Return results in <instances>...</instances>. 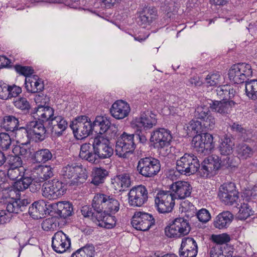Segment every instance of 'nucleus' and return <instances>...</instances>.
<instances>
[{
  "label": "nucleus",
  "instance_id": "obj_1",
  "mask_svg": "<svg viewBox=\"0 0 257 257\" xmlns=\"http://www.w3.org/2000/svg\"><path fill=\"white\" fill-rule=\"evenodd\" d=\"M61 174L69 186H78L85 182L87 175L81 165L68 164L63 167Z\"/></svg>",
  "mask_w": 257,
  "mask_h": 257
},
{
  "label": "nucleus",
  "instance_id": "obj_2",
  "mask_svg": "<svg viewBox=\"0 0 257 257\" xmlns=\"http://www.w3.org/2000/svg\"><path fill=\"white\" fill-rule=\"evenodd\" d=\"M172 136L171 132L165 128H159L151 133L150 141L163 156L169 154L168 148L171 144Z\"/></svg>",
  "mask_w": 257,
  "mask_h": 257
},
{
  "label": "nucleus",
  "instance_id": "obj_3",
  "mask_svg": "<svg viewBox=\"0 0 257 257\" xmlns=\"http://www.w3.org/2000/svg\"><path fill=\"white\" fill-rule=\"evenodd\" d=\"M119 202L113 196L104 194H97L92 200V206L94 210L105 213L114 214L119 209Z\"/></svg>",
  "mask_w": 257,
  "mask_h": 257
},
{
  "label": "nucleus",
  "instance_id": "obj_4",
  "mask_svg": "<svg viewBox=\"0 0 257 257\" xmlns=\"http://www.w3.org/2000/svg\"><path fill=\"white\" fill-rule=\"evenodd\" d=\"M137 171L146 178H153L161 170L160 161L152 157L141 158L137 163Z\"/></svg>",
  "mask_w": 257,
  "mask_h": 257
},
{
  "label": "nucleus",
  "instance_id": "obj_5",
  "mask_svg": "<svg viewBox=\"0 0 257 257\" xmlns=\"http://www.w3.org/2000/svg\"><path fill=\"white\" fill-rule=\"evenodd\" d=\"M70 127L75 137L78 140L86 138L94 131L93 123L90 119L85 115L76 117L72 124L70 125Z\"/></svg>",
  "mask_w": 257,
  "mask_h": 257
},
{
  "label": "nucleus",
  "instance_id": "obj_6",
  "mask_svg": "<svg viewBox=\"0 0 257 257\" xmlns=\"http://www.w3.org/2000/svg\"><path fill=\"white\" fill-rule=\"evenodd\" d=\"M176 197L171 191L160 190L155 198V207L159 213L171 212L175 206Z\"/></svg>",
  "mask_w": 257,
  "mask_h": 257
},
{
  "label": "nucleus",
  "instance_id": "obj_7",
  "mask_svg": "<svg viewBox=\"0 0 257 257\" xmlns=\"http://www.w3.org/2000/svg\"><path fill=\"white\" fill-rule=\"evenodd\" d=\"M190 230L188 220L183 217H178L165 228V232L168 237L180 238L187 235Z\"/></svg>",
  "mask_w": 257,
  "mask_h": 257
},
{
  "label": "nucleus",
  "instance_id": "obj_8",
  "mask_svg": "<svg viewBox=\"0 0 257 257\" xmlns=\"http://www.w3.org/2000/svg\"><path fill=\"white\" fill-rule=\"evenodd\" d=\"M134 137L135 135L128 134L125 132L121 135L116 142V155L120 158H127L128 155L136 149Z\"/></svg>",
  "mask_w": 257,
  "mask_h": 257
},
{
  "label": "nucleus",
  "instance_id": "obj_9",
  "mask_svg": "<svg viewBox=\"0 0 257 257\" xmlns=\"http://www.w3.org/2000/svg\"><path fill=\"white\" fill-rule=\"evenodd\" d=\"M239 192L234 183H224L219 188L218 196L220 200L226 205L236 204L239 199Z\"/></svg>",
  "mask_w": 257,
  "mask_h": 257
},
{
  "label": "nucleus",
  "instance_id": "obj_10",
  "mask_svg": "<svg viewBox=\"0 0 257 257\" xmlns=\"http://www.w3.org/2000/svg\"><path fill=\"white\" fill-rule=\"evenodd\" d=\"M66 191L64 184L58 179L45 182L42 186V195L51 200L62 196Z\"/></svg>",
  "mask_w": 257,
  "mask_h": 257
},
{
  "label": "nucleus",
  "instance_id": "obj_11",
  "mask_svg": "<svg viewBox=\"0 0 257 257\" xmlns=\"http://www.w3.org/2000/svg\"><path fill=\"white\" fill-rule=\"evenodd\" d=\"M192 145L197 152L209 154L214 146L213 136L209 133L198 134L193 138Z\"/></svg>",
  "mask_w": 257,
  "mask_h": 257
},
{
  "label": "nucleus",
  "instance_id": "obj_12",
  "mask_svg": "<svg viewBox=\"0 0 257 257\" xmlns=\"http://www.w3.org/2000/svg\"><path fill=\"white\" fill-rule=\"evenodd\" d=\"M128 199L130 206L141 207L148 201V190L145 186L142 185L134 187L130 190Z\"/></svg>",
  "mask_w": 257,
  "mask_h": 257
},
{
  "label": "nucleus",
  "instance_id": "obj_13",
  "mask_svg": "<svg viewBox=\"0 0 257 257\" xmlns=\"http://www.w3.org/2000/svg\"><path fill=\"white\" fill-rule=\"evenodd\" d=\"M155 220L150 214L137 212L132 217L131 223L136 229L147 231L155 224Z\"/></svg>",
  "mask_w": 257,
  "mask_h": 257
},
{
  "label": "nucleus",
  "instance_id": "obj_14",
  "mask_svg": "<svg viewBox=\"0 0 257 257\" xmlns=\"http://www.w3.org/2000/svg\"><path fill=\"white\" fill-rule=\"evenodd\" d=\"M92 147L100 159L109 158L113 154V149L110 145L109 140L102 136H98L94 139Z\"/></svg>",
  "mask_w": 257,
  "mask_h": 257
},
{
  "label": "nucleus",
  "instance_id": "obj_15",
  "mask_svg": "<svg viewBox=\"0 0 257 257\" xmlns=\"http://www.w3.org/2000/svg\"><path fill=\"white\" fill-rule=\"evenodd\" d=\"M30 138L35 142H42L46 138L47 130L40 120H33L26 124Z\"/></svg>",
  "mask_w": 257,
  "mask_h": 257
},
{
  "label": "nucleus",
  "instance_id": "obj_16",
  "mask_svg": "<svg viewBox=\"0 0 257 257\" xmlns=\"http://www.w3.org/2000/svg\"><path fill=\"white\" fill-rule=\"evenodd\" d=\"M220 161L219 157L216 155H211L205 158L200 169L201 175L207 177L210 174H215L216 171L221 168Z\"/></svg>",
  "mask_w": 257,
  "mask_h": 257
},
{
  "label": "nucleus",
  "instance_id": "obj_17",
  "mask_svg": "<svg viewBox=\"0 0 257 257\" xmlns=\"http://www.w3.org/2000/svg\"><path fill=\"white\" fill-rule=\"evenodd\" d=\"M70 239L63 231L56 232L52 238V247L57 253L65 252L70 246Z\"/></svg>",
  "mask_w": 257,
  "mask_h": 257
},
{
  "label": "nucleus",
  "instance_id": "obj_18",
  "mask_svg": "<svg viewBox=\"0 0 257 257\" xmlns=\"http://www.w3.org/2000/svg\"><path fill=\"white\" fill-rule=\"evenodd\" d=\"M197 252V244L193 238L187 237L182 239L179 252L180 257H196Z\"/></svg>",
  "mask_w": 257,
  "mask_h": 257
},
{
  "label": "nucleus",
  "instance_id": "obj_19",
  "mask_svg": "<svg viewBox=\"0 0 257 257\" xmlns=\"http://www.w3.org/2000/svg\"><path fill=\"white\" fill-rule=\"evenodd\" d=\"M157 123V119L149 115V113H141L139 117L134 119L131 123L132 128H141L144 131L152 128Z\"/></svg>",
  "mask_w": 257,
  "mask_h": 257
},
{
  "label": "nucleus",
  "instance_id": "obj_20",
  "mask_svg": "<svg viewBox=\"0 0 257 257\" xmlns=\"http://www.w3.org/2000/svg\"><path fill=\"white\" fill-rule=\"evenodd\" d=\"M158 18L157 9L153 7H144L139 12V24L144 28L150 26Z\"/></svg>",
  "mask_w": 257,
  "mask_h": 257
},
{
  "label": "nucleus",
  "instance_id": "obj_21",
  "mask_svg": "<svg viewBox=\"0 0 257 257\" xmlns=\"http://www.w3.org/2000/svg\"><path fill=\"white\" fill-rule=\"evenodd\" d=\"M170 189L176 199H184L190 196L192 188L187 182L177 181L171 185Z\"/></svg>",
  "mask_w": 257,
  "mask_h": 257
},
{
  "label": "nucleus",
  "instance_id": "obj_22",
  "mask_svg": "<svg viewBox=\"0 0 257 257\" xmlns=\"http://www.w3.org/2000/svg\"><path fill=\"white\" fill-rule=\"evenodd\" d=\"M130 105L122 100L116 101L110 109L111 115L116 119H121L127 116L130 112Z\"/></svg>",
  "mask_w": 257,
  "mask_h": 257
},
{
  "label": "nucleus",
  "instance_id": "obj_23",
  "mask_svg": "<svg viewBox=\"0 0 257 257\" xmlns=\"http://www.w3.org/2000/svg\"><path fill=\"white\" fill-rule=\"evenodd\" d=\"M79 157L90 163L97 164L100 162V158L98 153L94 150L92 145L85 143L81 145Z\"/></svg>",
  "mask_w": 257,
  "mask_h": 257
},
{
  "label": "nucleus",
  "instance_id": "obj_24",
  "mask_svg": "<svg viewBox=\"0 0 257 257\" xmlns=\"http://www.w3.org/2000/svg\"><path fill=\"white\" fill-rule=\"evenodd\" d=\"M212 103H210V108L222 115H226L229 114L232 110L235 103L233 100H222V101H212Z\"/></svg>",
  "mask_w": 257,
  "mask_h": 257
},
{
  "label": "nucleus",
  "instance_id": "obj_25",
  "mask_svg": "<svg viewBox=\"0 0 257 257\" xmlns=\"http://www.w3.org/2000/svg\"><path fill=\"white\" fill-rule=\"evenodd\" d=\"M52 206L55 214L62 218L71 216L73 212L72 204L69 202H59L53 204Z\"/></svg>",
  "mask_w": 257,
  "mask_h": 257
},
{
  "label": "nucleus",
  "instance_id": "obj_26",
  "mask_svg": "<svg viewBox=\"0 0 257 257\" xmlns=\"http://www.w3.org/2000/svg\"><path fill=\"white\" fill-rule=\"evenodd\" d=\"M95 220H97L96 223L98 226L107 228L110 229L115 226L116 219L114 216L110 215V213H105L100 211V213H97L96 217H94Z\"/></svg>",
  "mask_w": 257,
  "mask_h": 257
},
{
  "label": "nucleus",
  "instance_id": "obj_27",
  "mask_svg": "<svg viewBox=\"0 0 257 257\" xmlns=\"http://www.w3.org/2000/svg\"><path fill=\"white\" fill-rule=\"evenodd\" d=\"M25 87L29 92L35 93L43 91L44 85L41 79L37 75H33L28 78H26Z\"/></svg>",
  "mask_w": 257,
  "mask_h": 257
},
{
  "label": "nucleus",
  "instance_id": "obj_28",
  "mask_svg": "<svg viewBox=\"0 0 257 257\" xmlns=\"http://www.w3.org/2000/svg\"><path fill=\"white\" fill-rule=\"evenodd\" d=\"M30 202V201L27 199L12 200L7 203L6 209L11 215L19 214L24 211Z\"/></svg>",
  "mask_w": 257,
  "mask_h": 257
},
{
  "label": "nucleus",
  "instance_id": "obj_29",
  "mask_svg": "<svg viewBox=\"0 0 257 257\" xmlns=\"http://www.w3.org/2000/svg\"><path fill=\"white\" fill-rule=\"evenodd\" d=\"M233 219V214L229 211H223L219 213L214 220L215 228L219 229L227 228Z\"/></svg>",
  "mask_w": 257,
  "mask_h": 257
},
{
  "label": "nucleus",
  "instance_id": "obj_30",
  "mask_svg": "<svg viewBox=\"0 0 257 257\" xmlns=\"http://www.w3.org/2000/svg\"><path fill=\"white\" fill-rule=\"evenodd\" d=\"M49 124L51 125L52 132L57 137L62 135L68 125L67 120L60 115L55 116Z\"/></svg>",
  "mask_w": 257,
  "mask_h": 257
},
{
  "label": "nucleus",
  "instance_id": "obj_31",
  "mask_svg": "<svg viewBox=\"0 0 257 257\" xmlns=\"http://www.w3.org/2000/svg\"><path fill=\"white\" fill-rule=\"evenodd\" d=\"M47 208L45 202L43 201H36L29 208V213L34 219L41 218L46 214Z\"/></svg>",
  "mask_w": 257,
  "mask_h": 257
},
{
  "label": "nucleus",
  "instance_id": "obj_32",
  "mask_svg": "<svg viewBox=\"0 0 257 257\" xmlns=\"http://www.w3.org/2000/svg\"><path fill=\"white\" fill-rule=\"evenodd\" d=\"M34 170V173L36 174L35 179L38 180L39 182H43L54 175V169L50 166L39 165L35 167Z\"/></svg>",
  "mask_w": 257,
  "mask_h": 257
},
{
  "label": "nucleus",
  "instance_id": "obj_33",
  "mask_svg": "<svg viewBox=\"0 0 257 257\" xmlns=\"http://www.w3.org/2000/svg\"><path fill=\"white\" fill-rule=\"evenodd\" d=\"M131 178L130 175L123 173L117 175L112 183L115 189L119 192L123 191L131 185Z\"/></svg>",
  "mask_w": 257,
  "mask_h": 257
},
{
  "label": "nucleus",
  "instance_id": "obj_34",
  "mask_svg": "<svg viewBox=\"0 0 257 257\" xmlns=\"http://www.w3.org/2000/svg\"><path fill=\"white\" fill-rule=\"evenodd\" d=\"M94 131L97 132V128L99 127V134H102L105 133L110 127V120L103 116H97L93 122Z\"/></svg>",
  "mask_w": 257,
  "mask_h": 257
},
{
  "label": "nucleus",
  "instance_id": "obj_35",
  "mask_svg": "<svg viewBox=\"0 0 257 257\" xmlns=\"http://www.w3.org/2000/svg\"><path fill=\"white\" fill-rule=\"evenodd\" d=\"M37 109L36 113L38 116L43 121H49L51 122V120L55 117L53 108L50 106H44L43 105H39Z\"/></svg>",
  "mask_w": 257,
  "mask_h": 257
},
{
  "label": "nucleus",
  "instance_id": "obj_36",
  "mask_svg": "<svg viewBox=\"0 0 257 257\" xmlns=\"http://www.w3.org/2000/svg\"><path fill=\"white\" fill-rule=\"evenodd\" d=\"M53 154L48 149H39L34 152L32 159L37 163L44 164L51 160Z\"/></svg>",
  "mask_w": 257,
  "mask_h": 257
},
{
  "label": "nucleus",
  "instance_id": "obj_37",
  "mask_svg": "<svg viewBox=\"0 0 257 257\" xmlns=\"http://www.w3.org/2000/svg\"><path fill=\"white\" fill-rule=\"evenodd\" d=\"M226 248H228L227 245L209 244L208 251L210 257H231V253L227 254Z\"/></svg>",
  "mask_w": 257,
  "mask_h": 257
},
{
  "label": "nucleus",
  "instance_id": "obj_38",
  "mask_svg": "<svg viewBox=\"0 0 257 257\" xmlns=\"http://www.w3.org/2000/svg\"><path fill=\"white\" fill-rule=\"evenodd\" d=\"M234 143L230 138L224 136L219 146V151L222 155L228 156L232 154Z\"/></svg>",
  "mask_w": 257,
  "mask_h": 257
},
{
  "label": "nucleus",
  "instance_id": "obj_39",
  "mask_svg": "<svg viewBox=\"0 0 257 257\" xmlns=\"http://www.w3.org/2000/svg\"><path fill=\"white\" fill-rule=\"evenodd\" d=\"M108 175V171L102 168H95L92 172L91 183L95 185L102 183L106 177Z\"/></svg>",
  "mask_w": 257,
  "mask_h": 257
},
{
  "label": "nucleus",
  "instance_id": "obj_40",
  "mask_svg": "<svg viewBox=\"0 0 257 257\" xmlns=\"http://www.w3.org/2000/svg\"><path fill=\"white\" fill-rule=\"evenodd\" d=\"M15 132V137L17 141L22 145H27L30 142V135L28 132L27 126L25 127H20L14 131Z\"/></svg>",
  "mask_w": 257,
  "mask_h": 257
},
{
  "label": "nucleus",
  "instance_id": "obj_41",
  "mask_svg": "<svg viewBox=\"0 0 257 257\" xmlns=\"http://www.w3.org/2000/svg\"><path fill=\"white\" fill-rule=\"evenodd\" d=\"M2 124L7 131L14 132L19 126V121L12 115H5L3 118Z\"/></svg>",
  "mask_w": 257,
  "mask_h": 257
},
{
  "label": "nucleus",
  "instance_id": "obj_42",
  "mask_svg": "<svg viewBox=\"0 0 257 257\" xmlns=\"http://www.w3.org/2000/svg\"><path fill=\"white\" fill-rule=\"evenodd\" d=\"M32 182L31 177H25V174H23L17 181L14 184V188L18 191H23L27 189Z\"/></svg>",
  "mask_w": 257,
  "mask_h": 257
},
{
  "label": "nucleus",
  "instance_id": "obj_43",
  "mask_svg": "<svg viewBox=\"0 0 257 257\" xmlns=\"http://www.w3.org/2000/svg\"><path fill=\"white\" fill-rule=\"evenodd\" d=\"M245 92L249 98L257 99V79L245 81Z\"/></svg>",
  "mask_w": 257,
  "mask_h": 257
},
{
  "label": "nucleus",
  "instance_id": "obj_44",
  "mask_svg": "<svg viewBox=\"0 0 257 257\" xmlns=\"http://www.w3.org/2000/svg\"><path fill=\"white\" fill-rule=\"evenodd\" d=\"M217 94L222 99V100L231 99L234 95L235 91L231 89L230 86L223 85L217 87Z\"/></svg>",
  "mask_w": 257,
  "mask_h": 257
},
{
  "label": "nucleus",
  "instance_id": "obj_45",
  "mask_svg": "<svg viewBox=\"0 0 257 257\" xmlns=\"http://www.w3.org/2000/svg\"><path fill=\"white\" fill-rule=\"evenodd\" d=\"M94 247L93 245H85L77 250L72 254V257H93L94 255Z\"/></svg>",
  "mask_w": 257,
  "mask_h": 257
},
{
  "label": "nucleus",
  "instance_id": "obj_46",
  "mask_svg": "<svg viewBox=\"0 0 257 257\" xmlns=\"http://www.w3.org/2000/svg\"><path fill=\"white\" fill-rule=\"evenodd\" d=\"M187 159L190 161L188 163V166L186 169H187V175H190L199 169L200 164L197 158L193 155L187 154Z\"/></svg>",
  "mask_w": 257,
  "mask_h": 257
},
{
  "label": "nucleus",
  "instance_id": "obj_47",
  "mask_svg": "<svg viewBox=\"0 0 257 257\" xmlns=\"http://www.w3.org/2000/svg\"><path fill=\"white\" fill-rule=\"evenodd\" d=\"M253 152L252 148L245 144H239L237 147V154L242 159L251 157Z\"/></svg>",
  "mask_w": 257,
  "mask_h": 257
},
{
  "label": "nucleus",
  "instance_id": "obj_48",
  "mask_svg": "<svg viewBox=\"0 0 257 257\" xmlns=\"http://www.w3.org/2000/svg\"><path fill=\"white\" fill-rule=\"evenodd\" d=\"M209 240L214 245H227L226 243L229 242L230 237L227 233L213 234L210 236Z\"/></svg>",
  "mask_w": 257,
  "mask_h": 257
},
{
  "label": "nucleus",
  "instance_id": "obj_49",
  "mask_svg": "<svg viewBox=\"0 0 257 257\" xmlns=\"http://www.w3.org/2000/svg\"><path fill=\"white\" fill-rule=\"evenodd\" d=\"M240 72L241 76L243 79V82L246 79L251 77L252 74V68L250 64L246 63H240L235 64Z\"/></svg>",
  "mask_w": 257,
  "mask_h": 257
},
{
  "label": "nucleus",
  "instance_id": "obj_50",
  "mask_svg": "<svg viewBox=\"0 0 257 257\" xmlns=\"http://www.w3.org/2000/svg\"><path fill=\"white\" fill-rule=\"evenodd\" d=\"M228 77L230 81L234 83L241 84L243 83V80L240 74V72L235 64L232 66L228 71Z\"/></svg>",
  "mask_w": 257,
  "mask_h": 257
},
{
  "label": "nucleus",
  "instance_id": "obj_51",
  "mask_svg": "<svg viewBox=\"0 0 257 257\" xmlns=\"http://www.w3.org/2000/svg\"><path fill=\"white\" fill-rule=\"evenodd\" d=\"M254 211L252 210L249 203L241 204L238 212V218L240 220H245L253 215Z\"/></svg>",
  "mask_w": 257,
  "mask_h": 257
},
{
  "label": "nucleus",
  "instance_id": "obj_52",
  "mask_svg": "<svg viewBox=\"0 0 257 257\" xmlns=\"http://www.w3.org/2000/svg\"><path fill=\"white\" fill-rule=\"evenodd\" d=\"M41 225L42 228L45 231H54L56 229L58 222L56 217H51L45 219Z\"/></svg>",
  "mask_w": 257,
  "mask_h": 257
},
{
  "label": "nucleus",
  "instance_id": "obj_53",
  "mask_svg": "<svg viewBox=\"0 0 257 257\" xmlns=\"http://www.w3.org/2000/svg\"><path fill=\"white\" fill-rule=\"evenodd\" d=\"M14 104L17 108L21 109L25 113H28L31 108L30 103L24 97L17 98L14 101Z\"/></svg>",
  "mask_w": 257,
  "mask_h": 257
},
{
  "label": "nucleus",
  "instance_id": "obj_54",
  "mask_svg": "<svg viewBox=\"0 0 257 257\" xmlns=\"http://www.w3.org/2000/svg\"><path fill=\"white\" fill-rule=\"evenodd\" d=\"M190 160L187 159V154H185L183 157L176 162V169L181 174L187 175L188 163Z\"/></svg>",
  "mask_w": 257,
  "mask_h": 257
},
{
  "label": "nucleus",
  "instance_id": "obj_55",
  "mask_svg": "<svg viewBox=\"0 0 257 257\" xmlns=\"http://www.w3.org/2000/svg\"><path fill=\"white\" fill-rule=\"evenodd\" d=\"M220 159L221 168H228L235 167L237 165L235 160L238 159V158L236 157L229 155L225 156L223 158Z\"/></svg>",
  "mask_w": 257,
  "mask_h": 257
},
{
  "label": "nucleus",
  "instance_id": "obj_56",
  "mask_svg": "<svg viewBox=\"0 0 257 257\" xmlns=\"http://www.w3.org/2000/svg\"><path fill=\"white\" fill-rule=\"evenodd\" d=\"M211 112L209 108L206 105L198 106L194 111V116L196 118L202 120Z\"/></svg>",
  "mask_w": 257,
  "mask_h": 257
},
{
  "label": "nucleus",
  "instance_id": "obj_57",
  "mask_svg": "<svg viewBox=\"0 0 257 257\" xmlns=\"http://www.w3.org/2000/svg\"><path fill=\"white\" fill-rule=\"evenodd\" d=\"M24 168H10L8 171V176L12 180H18L24 174Z\"/></svg>",
  "mask_w": 257,
  "mask_h": 257
},
{
  "label": "nucleus",
  "instance_id": "obj_58",
  "mask_svg": "<svg viewBox=\"0 0 257 257\" xmlns=\"http://www.w3.org/2000/svg\"><path fill=\"white\" fill-rule=\"evenodd\" d=\"M188 128L189 130L198 134H203L202 132L205 131V130L201 122L194 120L190 121Z\"/></svg>",
  "mask_w": 257,
  "mask_h": 257
},
{
  "label": "nucleus",
  "instance_id": "obj_59",
  "mask_svg": "<svg viewBox=\"0 0 257 257\" xmlns=\"http://www.w3.org/2000/svg\"><path fill=\"white\" fill-rule=\"evenodd\" d=\"M7 163L10 166V168H22V160L20 156L17 154L9 155L7 159Z\"/></svg>",
  "mask_w": 257,
  "mask_h": 257
},
{
  "label": "nucleus",
  "instance_id": "obj_60",
  "mask_svg": "<svg viewBox=\"0 0 257 257\" xmlns=\"http://www.w3.org/2000/svg\"><path fill=\"white\" fill-rule=\"evenodd\" d=\"M201 120V122L205 129L207 128V130H211L214 128L216 120L211 112L207 115L205 118Z\"/></svg>",
  "mask_w": 257,
  "mask_h": 257
},
{
  "label": "nucleus",
  "instance_id": "obj_61",
  "mask_svg": "<svg viewBox=\"0 0 257 257\" xmlns=\"http://www.w3.org/2000/svg\"><path fill=\"white\" fill-rule=\"evenodd\" d=\"M17 146L13 149V152L14 154H17L18 156H21L23 157H27L31 154L30 149L25 146Z\"/></svg>",
  "mask_w": 257,
  "mask_h": 257
},
{
  "label": "nucleus",
  "instance_id": "obj_62",
  "mask_svg": "<svg viewBox=\"0 0 257 257\" xmlns=\"http://www.w3.org/2000/svg\"><path fill=\"white\" fill-rule=\"evenodd\" d=\"M15 68L18 73L26 76V78L32 76L31 75L34 72V70L30 66H22L20 65H16Z\"/></svg>",
  "mask_w": 257,
  "mask_h": 257
},
{
  "label": "nucleus",
  "instance_id": "obj_63",
  "mask_svg": "<svg viewBox=\"0 0 257 257\" xmlns=\"http://www.w3.org/2000/svg\"><path fill=\"white\" fill-rule=\"evenodd\" d=\"M11 145V139L6 133H0V148L3 150H8Z\"/></svg>",
  "mask_w": 257,
  "mask_h": 257
},
{
  "label": "nucleus",
  "instance_id": "obj_64",
  "mask_svg": "<svg viewBox=\"0 0 257 257\" xmlns=\"http://www.w3.org/2000/svg\"><path fill=\"white\" fill-rule=\"evenodd\" d=\"M220 78V75L217 73L208 75L205 78V82L209 86H217L221 83Z\"/></svg>",
  "mask_w": 257,
  "mask_h": 257
}]
</instances>
